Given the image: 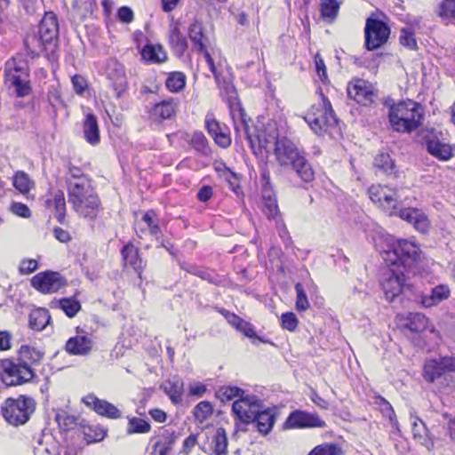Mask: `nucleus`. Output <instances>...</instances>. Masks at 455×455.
I'll return each mask as SVG.
<instances>
[{
  "mask_svg": "<svg viewBox=\"0 0 455 455\" xmlns=\"http://www.w3.org/2000/svg\"><path fill=\"white\" fill-rule=\"evenodd\" d=\"M122 256L124 265L130 266L140 276L142 259L139 256L138 249L132 244H127L122 250Z\"/></svg>",
  "mask_w": 455,
  "mask_h": 455,
  "instance_id": "c85d7f7f",
  "label": "nucleus"
},
{
  "mask_svg": "<svg viewBox=\"0 0 455 455\" xmlns=\"http://www.w3.org/2000/svg\"><path fill=\"white\" fill-rule=\"evenodd\" d=\"M177 442V435L173 431L164 430L159 440L153 446L154 455H171Z\"/></svg>",
  "mask_w": 455,
  "mask_h": 455,
  "instance_id": "bb28decb",
  "label": "nucleus"
},
{
  "mask_svg": "<svg viewBox=\"0 0 455 455\" xmlns=\"http://www.w3.org/2000/svg\"><path fill=\"white\" fill-rule=\"evenodd\" d=\"M177 106L178 101L174 99L163 100L150 108L149 116L156 121L170 119L175 115Z\"/></svg>",
  "mask_w": 455,
  "mask_h": 455,
  "instance_id": "393cba45",
  "label": "nucleus"
},
{
  "mask_svg": "<svg viewBox=\"0 0 455 455\" xmlns=\"http://www.w3.org/2000/svg\"><path fill=\"white\" fill-rule=\"evenodd\" d=\"M221 314L224 315L228 323L236 330L241 324H243V322L244 321L235 314L230 313L225 309L221 310Z\"/></svg>",
  "mask_w": 455,
  "mask_h": 455,
  "instance_id": "e2e57ef3",
  "label": "nucleus"
},
{
  "mask_svg": "<svg viewBox=\"0 0 455 455\" xmlns=\"http://www.w3.org/2000/svg\"><path fill=\"white\" fill-rule=\"evenodd\" d=\"M59 24L53 12H45L37 32L28 35L25 45L32 54L53 53L58 47Z\"/></svg>",
  "mask_w": 455,
  "mask_h": 455,
  "instance_id": "39448f33",
  "label": "nucleus"
},
{
  "mask_svg": "<svg viewBox=\"0 0 455 455\" xmlns=\"http://www.w3.org/2000/svg\"><path fill=\"white\" fill-rule=\"evenodd\" d=\"M439 15L455 19V0H445L441 5Z\"/></svg>",
  "mask_w": 455,
  "mask_h": 455,
  "instance_id": "4d7b16f0",
  "label": "nucleus"
},
{
  "mask_svg": "<svg viewBox=\"0 0 455 455\" xmlns=\"http://www.w3.org/2000/svg\"><path fill=\"white\" fill-rule=\"evenodd\" d=\"M391 128L401 133H411L422 124L424 109L419 103L407 100L393 104L388 110Z\"/></svg>",
  "mask_w": 455,
  "mask_h": 455,
  "instance_id": "423d86ee",
  "label": "nucleus"
},
{
  "mask_svg": "<svg viewBox=\"0 0 455 455\" xmlns=\"http://www.w3.org/2000/svg\"><path fill=\"white\" fill-rule=\"evenodd\" d=\"M93 0H73L72 6L77 12H88L92 6Z\"/></svg>",
  "mask_w": 455,
  "mask_h": 455,
  "instance_id": "774afa93",
  "label": "nucleus"
},
{
  "mask_svg": "<svg viewBox=\"0 0 455 455\" xmlns=\"http://www.w3.org/2000/svg\"><path fill=\"white\" fill-rule=\"evenodd\" d=\"M118 20L124 23H131L133 20V12L127 6H123L117 12Z\"/></svg>",
  "mask_w": 455,
  "mask_h": 455,
  "instance_id": "0e129e2a",
  "label": "nucleus"
},
{
  "mask_svg": "<svg viewBox=\"0 0 455 455\" xmlns=\"http://www.w3.org/2000/svg\"><path fill=\"white\" fill-rule=\"evenodd\" d=\"M83 128L86 141L92 145L98 144L100 141V132L97 118L94 115L91 113L85 115Z\"/></svg>",
  "mask_w": 455,
  "mask_h": 455,
  "instance_id": "cd10ccee",
  "label": "nucleus"
},
{
  "mask_svg": "<svg viewBox=\"0 0 455 455\" xmlns=\"http://www.w3.org/2000/svg\"><path fill=\"white\" fill-rule=\"evenodd\" d=\"M442 364L439 359H428L423 368V377L427 382H434L443 374Z\"/></svg>",
  "mask_w": 455,
  "mask_h": 455,
  "instance_id": "e433bc0d",
  "label": "nucleus"
},
{
  "mask_svg": "<svg viewBox=\"0 0 455 455\" xmlns=\"http://www.w3.org/2000/svg\"><path fill=\"white\" fill-rule=\"evenodd\" d=\"M84 404L97 412L99 415L108 417L109 419H119L121 417L120 411L112 403L105 400H100L94 395H87L83 398Z\"/></svg>",
  "mask_w": 455,
  "mask_h": 455,
  "instance_id": "412c9836",
  "label": "nucleus"
},
{
  "mask_svg": "<svg viewBox=\"0 0 455 455\" xmlns=\"http://www.w3.org/2000/svg\"><path fill=\"white\" fill-rule=\"evenodd\" d=\"M243 391L236 387H223L220 388L217 392V396L222 402H228L233 400L235 397L240 398L241 395H243Z\"/></svg>",
  "mask_w": 455,
  "mask_h": 455,
  "instance_id": "49530a36",
  "label": "nucleus"
},
{
  "mask_svg": "<svg viewBox=\"0 0 455 455\" xmlns=\"http://www.w3.org/2000/svg\"><path fill=\"white\" fill-rule=\"evenodd\" d=\"M73 186L68 190V202L73 210L82 219L93 220L102 210L100 200L92 185V181Z\"/></svg>",
  "mask_w": 455,
  "mask_h": 455,
  "instance_id": "0eeeda50",
  "label": "nucleus"
},
{
  "mask_svg": "<svg viewBox=\"0 0 455 455\" xmlns=\"http://www.w3.org/2000/svg\"><path fill=\"white\" fill-rule=\"evenodd\" d=\"M69 175H70V178L68 179V190H72V188L73 186L76 185V184H84V180L85 181H92L86 175H84L82 172L81 169L77 168V167H75V166H71L69 168Z\"/></svg>",
  "mask_w": 455,
  "mask_h": 455,
  "instance_id": "de8ad7c7",
  "label": "nucleus"
},
{
  "mask_svg": "<svg viewBox=\"0 0 455 455\" xmlns=\"http://www.w3.org/2000/svg\"><path fill=\"white\" fill-rule=\"evenodd\" d=\"M128 425L126 432L128 435L147 434L150 431V423L143 419L137 417H128Z\"/></svg>",
  "mask_w": 455,
  "mask_h": 455,
  "instance_id": "ea45409f",
  "label": "nucleus"
},
{
  "mask_svg": "<svg viewBox=\"0 0 455 455\" xmlns=\"http://www.w3.org/2000/svg\"><path fill=\"white\" fill-rule=\"evenodd\" d=\"M296 292H297V302L296 306L299 310L305 311L308 308L309 303L307 301V295L303 291L302 285L300 283H297L295 285Z\"/></svg>",
  "mask_w": 455,
  "mask_h": 455,
  "instance_id": "864d4df0",
  "label": "nucleus"
},
{
  "mask_svg": "<svg viewBox=\"0 0 455 455\" xmlns=\"http://www.w3.org/2000/svg\"><path fill=\"white\" fill-rule=\"evenodd\" d=\"M343 451L339 444L324 443L315 447L308 455H342Z\"/></svg>",
  "mask_w": 455,
  "mask_h": 455,
  "instance_id": "c03bdc74",
  "label": "nucleus"
},
{
  "mask_svg": "<svg viewBox=\"0 0 455 455\" xmlns=\"http://www.w3.org/2000/svg\"><path fill=\"white\" fill-rule=\"evenodd\" d=\"M399 40L402 45L410 50H415L417 48L414 32L410 28L401 29Z\"/></svg>",
  "mask_w": 455,
  "mask_h": 455,
  "instance_id": "09e8293b",
  "label": "nucleus"
},
{
  "mask_svg": "<svg viewBox=\"0 0 455 455\" xmlns=\"http://www.w3.org/2000/svg\"><path fill=\"white\" fill-rule=\"evenodd\" d=\"M375 168L387 177H397V171L394 161L387 154H379L374 160Z\"/></svg>",
  "mask_w": 455,
  "mask_h": 455,
  "instance_id": "c9c22d12",
  "label": "nucleus"
},
{
  "mask_svg": "<svg viewBox=\"0 0 455 455\" xmlns=\"http://www.w3.org/2000/svg\"><path fill=\"white\" fill-rule=\"evenodd\" d=\"M387 300L392 302L399 295L403 294L410 298L413 287L407 283L404 273L400 269H388L381 283Z\"/></svg>",
  "mask_w": 455,
  "mask_h": 455,
  "instance_id": "f8f14e48",
  "label": "nucleus"
},
{
  "mask_svg": "<svg viewBox=\"0 0 455 455\" xmlns=\"http://www.w3.org/2000/svg\"><path fill=\"white\" fill-rule=\"evenodd\" d=\"M188 37L193 44V49L196 52H202L212 72L216 83L219 86H223L226 93L229 98H235L236 92L231 82L226 78L221 79L220 76L216 71V67L210 52L207 51L208 37L204 33L203 22L198 19H194L188 27Z\"/></svg>",
  "mask_w": 455,
  "mask_h": 455,
  "instance_id": "6e6552de",
  "label": "nucleus"
},
{
  "mask_svg": "<svg viewBox=\"0 0 455 455\" xmlns=\"http://www.w3.org/2000/svg\"><path fill=\"white\" fill-rule=\"evenodd\" d=\"M12 185L20 194L27 195L34 188L35 183L26 172L19 171L12 178Z\"/></svg>",
  "mask_w": 455,
  "mask_h": 455,
  "instance_id": "58836bf2",
  "label": "nucleus"
},
{
  "mask_svg": "<svg viewBox=\"0 0 455 455\" xmlns=\"http://www.w3.org/2000/svg\"><path fill=\"white\" fill-rule=\"evenodd\" d=\"M32 286L42 293H53L65 285L63 277L56 272H44L31 280Z\"/></svg>",
  "mask_w": 455,
  "mask_h": 455,
  "instance_id": "dca6fc26",
  "label": "nucleus"
},
{
  "mask_svg": "<svg viewBox=\"0 0 455 455\" xmlns=\"http://www.w3.org/2000/svg\"><path fill=\"white\" fill-rule=\"evenodd\" d=\"M93 347V340L84 331H78L77 334L68 339L65 345L66 351L69 355H86L91 353Z\"/></svg>",
  "mask_w": 455,
  "mask_h": 455,
  "instance_id": "aec40b11",
  "label": "nucleus"
},
{
  "mask_svg": "<svg viewBox=\"0 0 455 455\" xmlns=\"http://www.w3.org/2000/svg\"><path fill=\"white\" fill-rule=\"evenodd\" d=\"M169 43L173 52L178 57H181L188 48L187 40L180 32L178 21L172 22L170 25Z\"/></svg>",
  "mask_w": 455,
  "mask_h": 455,
  "instance_id": "a878e982",
  "label": "nucleus"
},
{
  "mask_svg": "<svg viewBox=\"0 0 455 455\" xmlns=\"http://www.w3.org/2000/svg\"><path fill=\"white\" fill-rule=\"evenodd\" d=\"M44 354L34 347L28 345L20 348V357L24 363H14L11 360H4L2 363L0 379L6 386L21 385L31 380L35 372L28 363H38L42 360Z\"/></svg>",
  "mask_w": 455,
  "mask_h": 455,
  "instance_id": "20e7f679",
  "label": "nucleus"
},
{
  "mask_svg": "<svg viewBox=\"0 0 455 455\" xmlns=\"http://www.w3.org/2000/svg\"><path fill=\"white\" fill-rule=\"evenodd\" d=\"M320 96L321 102L318 105H313L304 117L312 131L317 135H323L331 129H334L339 123L331 102L322 92Z\"/></svg>",
  "mask_w": 455,
  "mask_h": 455,
  "instance_id": "1a4fd4ad",
  "label": "nucleus"
},
{
  "mask_svg": "<svg viewBox=\"0 0 455 455\" xmlns=\"http://www.w3.org/2000/svg\"><path fill=\"white\" fill-rule=\"evenodd\" d=\"M390 35L387 25L376 19H368L365 25V46L372 51L387 43Z\"/></svg>",
  "mask_w": 455,
  "mask_h": 455,
  "instance_id": "ddd939ff",
  "label": "nucleus"
},
{
  "mask_svg": "<svg viewBox=\"0 0 455 455\" xmlns=\"http://www.w3.org/2000/svg\"><path fill=\"white\" fill-rule=\"evenodd\" d=\"M347 95L364 106L372 103L375 97L372 84L363 79H356L348 84Z\"/></svg>",
  "mask_w": 455,
  "mask_h": 455,
  "instance_id": "f3484780",
  "label": "nucleus"
},
{
  "mask_svg": "<svg viewBox=\"0 0 455 455\" xmlns=\"http://www.w3.org/2000/svg\"><path fill=\"white\" fill-rule=\"evenodd\" d=\"M205 125L214 139L217 145L223 148H227L231 144L230 136L225 132L226 127L221 126V124L215 120L213 116H207L205 119Z\"/></svg>",
  "mask_w": 455,
  "mask_h": 455,
  "instance_id": "5701e85b",
  "label": "nucleus"
},
{
  "mask_svg": "<svg viewBox=\"0 0 455 455\" xmlns=\"http://www.w3.org/2000/svg\"><path fill=\"white\" fill-rule=\"evenodd\" d=\"M228 440L225 429L217 428L212 437V453L214 455H228Z\"/></svg>",
  "mask_w": 455,
  "mask_h": 455,
  "instance_id": "72a5a7b5",
  "label": "nucleus"
},
{
  "mask_svg": "<svg viewBox=\"0 0 455 455\" xmlns=\"http://www.w3.org/2000/svg\"><path fill=\"white\" fill-rule=\"evenodd\" d=\"M27 13L33 15L36 12L40 5V0H20Z\"/></svg>",
  "mask_w": 455,
  "mask_h": 455,
  "instance_id": "338daca9",
  "label": "nucleus"
},
{
  "mask_svg": "<svg viewBox=\"0 0 455 455\" xmlns=\"http://www.w3.org/2000/svg\"><path fill=\"white\" fill-rule=\"evenodd\" d=\"M450 289L447 285H437L431 290L430 294L420 293L416 295L414 299L420 303L424 307H431L450 296Z\"/></svg>",
  "mask_w": 455,
  "mask_h": 455,
  "instance_id": "4be33fe9",
  "label": "nucleus"
},
{
  "mask_svg": "<svg viewBox=\"0 0 455 455\" xmlns=\"http://www.w3.org/2000/svg\"><path fill=\"white\" fill-rule=\"evenodd\" d=\"M236 107L241 116V126L243 129V136L249 141L252 149H265L269 151L274 147V154L278 164L283 167L290 165L303 154L299 151L296 145L287 137L280 136L277 124L273 120H268L263 128L257 127V133L252 136L248 131L243 119V113L239 104Z\"/></svg>",
  "mask_w": 455,
  "mask_h": 455,
  "instance_id": "f257e3e1",
  "label": "nucleus"
},
{
  "mask_svg": "<svg viewBox=\"0 0 455 455\" xmlns=\"http://www.w3.org/2000/svg\"><path fill=\"white\" fill-rule=\"evenodd\" d=\"M315 69H316V73H317L319 79L323 83H325L328 78L326 67H325L323 60L320 57L319 54H316L315 57Z\"/></svg>",
  "mask_w": 455,
  "mask_h": 455,
  "instance_id": "13d9d810",
  "label": "nucleus"
},
{
  "mask_svg": "<svg viewBox=\"0 0 455 455\" xmlns=\"http://www.w3.org/2000/svg\"><path fill=\"white\" fill-rule=\"evenodd\" d=\"M223 178L228 183L229 188L232 191H234L237 196H239L242 192H241V188H240L239 180H238L236 174L233 172H228V174Z\"/></svg>",
  "mask_w": 455,
  "mask_h": 455,
  "instance_id": "052dcab7",
  "label": "nucleus"
},
{
  "mask_svg": "<svg viewBox=\"0 0 455 455\" xmlns=\"http://www.w3.org/2000/svg\"><path fill=\"white\" fill-rule=\"evenodd\" d=\"M403 326L411 331L419 332L427 325V318L422 313H408L406 317H401Z\"/></svg>",
  "mask_w": 455,
  "mask_h": 455,
  "instance_id": "7c9ffc66",
  "label": "nucleus"
},
{
  "mask_svg": "<svg viewBox=\"0 0 455 455\" xmlns=\"http://www.w3.org/2000/svg\"><path fill=\"white\" fill-rule=\"evenodd\" d=\"M380 402H381V403H380L381 404V411H382L383 415L385 417L388 418L391 425L398 430L399 423H398V420L396 419L395 413L393 407L387 400H385L382 397L380 398Z\"/></svg>",
  "mask_w": 455,
  "mask_h": 455,
  "instance_id": "8fccbe9b",
  "label": "nucleus"
},
{
  "mask_svg": "<svg viewBox=\"0 0 455 455\" xmlns=\"http://www.w3.org/2000/svg\"><path fill=\"white\" fill-rule=\"evenodd\" d=\"M371 202L390 216L398 215L413 225L416 230L426 233L430 222L425 212L418 208H399L397 191L387 186L373 184L368 189Z\"/></svg>",
  "mask_w": 455,
  "mask_h": 455,
  "instance_id": "f03ea898",
  "label": "nucleus"
},
{
  "mask_svg": "<svg viewBox=\"0 0 455 455\" xmlns=\"http://www.w3.org/2000/svg\"><path fill=\"white\" fill-rule=\"evenodd\" d=\"M275 415L274 413L269 410H265L259 412H257V415L253 421L251 423H253L258 429V431L263 435H267L270 432L272 429L274 424H275Z\"/></svg>",
  "mask_w": 455,
  "mask_h": 455,
  "instance_id": "c756f323",
  "label": "nucleus"
},
{
  "mask_svg": "<svg viewBox=\"0 0 455 455\" xmlns=\"http://www.w3.org/2000/svg\"><path fill=\"white\" fill-rule=\"evenodd\" d=\"M50 322L51 315L45 308H36L29 315V325L33 330L43 331Z\"/></svg>",
  "mask_w": 455,
  "mask_h": 455,
  "instance_id": "f704fd0d",
  "label": "nucleus"
},
{
  "mask_svg": "<svg viewBox=\"0 0 455 455\" xmlns=\"http://www.w3.org/2000/svg\"><path fill=\"white\" fill-rule=\"evenodd\" d=\"M339 9L336 0H323L321 4V14L324 19L334 20Z\"/></svg>",
  "mask_w": 455,
  "mask_h": 455,
  "instance_id": "a18cd8bd",
  "label": "nucleus"
},
{
  "mask_svg": "<svg viewBox=\"0 0 455 455\" xmlns=\"http://www.w3.org/2000/svg\"><path fill=\"white\" fill-rule=\"evenodd\" d=\"M165 84L170 92H179L186 85V76L181 72H172L169 74Z\"/></svg>",
  "mask_w": 455,
  "mask_h": 455,
  "instance_id": "79ce46f5",
  "label": "nucleus"
},
{
  "mask_svg": "<svg viewBox=\"0 0 455 455\" xmlns=\"http://www.w3.org/2000/svg\"><path fill=\"white\" fill-rule=\"evenodd\" d=\"M197 444V435L191 434L189 435L183 442L182 449L180 453L184 455H188L192 451V450Z\"/></svg>",
  "mask_w": 455,
  "mask_h": 455,
  "instance_id": "bf43d9fd",
  "label": "nucleus"
},
{
  "mask_svg": "<svg viewBox=\"0 0 455 455\" xmlns=\"http://www.w3.org/2000/svg\"><path fill=\"white\" fill-rule=\"evenodd\" d=\"M260 409V401L255 395H241L232 405V411L235 417L246 424L254 420Z\"/></svg>",
  "mask_w": 455,
  "mask_h": 455,
  "instance_id": "4468645a",
  "label": "nucleus"
},
{
  "mask_svg": "<svg viewBox=\"0 0 455 455\" xmlns=\"http://www.w3.org/2000/svg\"><path fill=\"white\" fill-rule=\"evenodd\" d=\"M439 362L442 364L443 372L455 371V357L452 356H443L439 358Z\"/></svg>",
  "mask_w": 455,
  "mask_h": 455,
  "instance_id": "69168bd1",
  "label": "nucleus"
},
{
  "mask_svg": "<svg viewBox=\"0 0 455 455\" xmlns=\"http://www.w3.org/2000/svg\"><path fill=\"white\" fill-rule=\"evenodd\" d=\"M298 318L295 314L287 312L282 315L281 323L283 329L293 331L298 326Z\"/></svg>",
  "mask_w": 455,
  "mask_h": 455,
  "instance_id": "603ef678",
  "label": "nucleus"
},
{
  "mask_svg": "<svg viewBox=\"0 0 455 455\" xmlns=\"http://www.w3.org/2000/svg\"><path fill=\"white\" fill-rule=\"evenodd\" d=\"M376 247L381 253L383 259L390 266L402 265L411 268L422 260V251L413 241L408 239H395L390 235L379 237Z\"/></svg>",
  "mask_w": 455,
  "mask_h": 455,
  "instance_id": "7ed1b4c3",
  "label": "nucleus"
},
{
  "mask_svg": "<svg viewBox=\"0 0 455 455\" xmlns=\"http://www.w3.org/2000/svg\"><path fill=\"white\" fill-rule=\"evenodd\" d=\"M37 268V261L36 259H23L20 265V272L23 275H28Z\"/></svg>",
  "mask_w": 455,
  "mask_h": 455,
  "instance_id": "680f3d73",
  "label": "nucleus"
},
{
  "mask_svg": "<svg viewBox=\"0 0 455 455\" xmlns=\"http://www.w3.org/2000/svg\"><path fill=\"white\" fill-rule=\"evenodd\" d=\"M290 166L303 181L311 182L315 179L314 170L304 155L295 160Z\"/></svg>",
  "mask_w": 455,
  "mask_h": 455,
  "instance_id": "473e14b6",
  "label": "nucleus"
},
{
  "mask_svg": "<svg viewBox=\"0 0 455 455\" xmlns=\"http://www.w3.org/2000/svg\"><path fill=\"white\" fill-rule=\"evenodd\" d=\"M213 406L208 401H202L193 410L195 421L197 425H204L212 415Z\"/></svg>",
  "mask_w": 455,
  "mask_h": 455,
  "instance_id": "4c0bfd02",
  "label": "nucleus"
},
{
  "mask_svg": "<svg viewBox=\"0 0 455 455\" xmlns=\"http://www.w3.org/2000/svg\"><path fill=\"white\" fill-rule=\"evenodd\" d=\"M261 210L267 219H275L279 213L276 199L270 201H262Z\"/></svg>",
  "mask_w": 455,
  "mask_h": 455,
  "instance_id": "3c124183",
  "label": "nucleus"
},
{
  "mask_svg": "<svg viewBox=\"0 0 455 455\" xmlns=\"http://www.w3.org/2000/svg\"><path fill=\"white\" fill-rule=\"evenodd\" d=\"M105 76L108 85L116 92V98H120L127 87V78L124 66L116 59H109L106 62Z\"/></svg>",
  "mask_w": 455,
  "mask_h": 455,
  "instance_id": "2eb2a0df",
  "label": "nucleus"
},
{
  "mask_svg": "<svg viewBox=\"0 0 455 455\" xmlns=\"http://www.w3.org/2000/svg\"><path fill=\"white\" fill-rule=\"evenodd\" d=\"M52 304L60 307L68 317L75 316L81 308L79 301L71 298H64L52 302Z\"/></svg>",
  "mask_w": 455,
  "mask_h": 455,
  "instance_id": "37998d69",
  "label": "nucleus"
},
{
  "mask_svg": "<svg viewBox=\"0 0 455 455\" xmlns=\"http://www.w3.org/2000/svg\"><path fill=\"white\" fill-rule=\"evenodd\" d=\"M164 389L173 403L178 404L181 402L183 393V384L181 382L169 380L164 384Z\"/></svg>",
  "mask_w": 455,
  "mask_h": 455,
  "instance_id": "a19ab883",
  "label": "nucleus"
},
{
  "mask_svg": "<svg viewBox=\"0 0 455 455\" xmlns=\"http://www.w3.org/2000/svg\"><path fill=\"white\" fill-rule=\"evenodd\" d=\"M411 423L414 440L428 451L431 450L434 443L423 420L415 415H411Z\"/></svg>",
  "mask_w": 455,
  "mask_h": 455,
  "instance_id": "b1692460",
  "label": "nucleus"
},
{
  "mask_svg": "<svg viewBox=\"0 0 455 455\" xmlns=\"http://www.w3.org/2000/svg\"><path fill=\"white\" fill-rule=\"evenodd\" d=\"M5 83L10 88H13L18 97H24L29 94L28 73L24 61L10 60L5 64L4 70Z\"/></svg>",
  "mask_w": 455,
  "mask_h": 455,
  "instance_id": "9b49d317",
  "label": "nucleus"
},
{
  "mask_svg": "<svg viewBox=\"0 0 455 455\" xmlns=\"http://www.w3.org/2000/svg\"><path fill=\"white\" fill-rule=\"evenodd\" d=\"M36 403L28 396L20 395L17 399L8 398L2 406V414L11 425L25 424L35 411Z\"/></svg>",
  "mask_w": 455,
  "mask_h": 455,
  "instance_id": "9d476101",
  "label": "nucleus"
},
{
  "mask_svg": "<svg viewBox=\"0 0 455 455\" xmlns=\"http://www.w3.org/2000/svg\"><path fill=\"white\" fill-rule=\"evenodd\" d=\"M142 58L151 63H163L167 60V54L162 45L147 44L141 51Z\"/></svg>",
  "mask_w": 455,
  "mask_h": 455,
  "instance_id": "2f4dec72",
  "label": "nucleus"
},
{
  "mask_svg": "<svg viewBox=\"0 0 455 455\" xmlns=\"http://www.w3.org/2000/svg\"><path fill=\"white\" fill-rule=\"evenodd\" d=\"M11 211L13 214L21 218L28 219L31 216V211L29 208L22 203H12Z\"/></svg>",
  "mask_w": 455,
  "mask_h": 455,
  "instance_id": "5fc2aeb1",
  "label": "nucleus"
},
{
  "mask_svg": "<svg viewBox=\"0 0 455 455\" xmlns=\"http://www.w3.org/2000/svg\"><path fill=\"white\" fill-rule=\"evenodd\" d=\"M285 424L290 428L324 427L326 426L324 420L316 414L300 411L291 412Z\"/></svg>",
  "mask_w": 455,
  "mask_h": 455,
  "instance_id": "6ab92c4d",
  "label": "nucleus"
},
{
  "mask_svg": "<svg viewBox=\"0 0 455 455\" xmlns=\"http://www.w3.org/2000/svg\"><path fill=\"white\" fill-rule=\"evenodd\" d=\"M427 149L429 154L440 160H449L452 156L451 146L443 137V133L430 132L426 136Z\"/></svg>",
  "mask_w": 455,
  "mask_h": 455,
  "instance_id": "a211bd4d",
  "label": "nucleus"
},
{
  "mask_svg": "<svg viewBox=\"0 0 455 455\" xmlns=\"http://www.w3.org/2000/svg\"><path fill=\"white\" fill-rule=\"evenodd\" d=\"M54 206L57 213L59 214V219L63 218L66 212V201L62 191H59L55 194Z\"/></svg>",
  "mask_w": 455,
  "mask_h": 455,
  "instance_id": "6e6d98bb",
  "label": "nucleus"
}]
</instances>
